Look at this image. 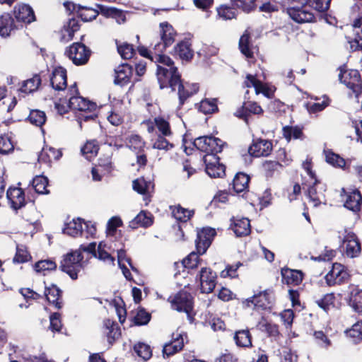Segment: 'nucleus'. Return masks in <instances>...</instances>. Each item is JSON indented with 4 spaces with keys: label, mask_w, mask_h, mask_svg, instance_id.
<instances>
[{
    "label": "nucleus",
    "mask_w": 362,
    "mask_h": 362,
    "mask_svg": "<svg viewBox=\"0 0 362 362\" xmlns=\"http://www.w3.org/2000/svg\"><path fill=\"white\" fill-rule=\"evenodd\" d=\"M160 42H157L153 45L156 54L152 59L156 62V57H167L163 54L166 47L170 46L175 41L176 32L171 25L168 22L160 23Z\"/></svg>",
    "instance_id": "7ed1b4c3"
},
{
    "label": "nucleus",
    "mask_w": 362,
    "mask_h": 362,
    "mask_svg": "<svg viewBox=\"0 0 362 362\" xmlns=\"http://www.w3.org/2000/svg\"><path fill=\"white\" fill-rule=\"evenodd\" d=\"M14 16L19 22L30 23L35 21L33 8L27 4H18L15 6Z\"/></svg>",
    "instance_id": "aec40b11"
},
{
    "label": "nucleus",
    "mask_w": 362,
    "mask_h": 362,
    "mask_svg": "<svg viewBox=\"0 0 362 362\" xmlns=\"http://www.w3.org/2000/svg\"><path fill=\"white\" fill-rule=\"evenodd\" d=\"M57 265L52 260H41L35 264V270L37 272H41L46 270H52L56 268Z\"/></svg>",
    "instance_id": "338daca9"
},
{
    "label": "nucleus",
    "mask_w": 362,
    "mask_h": 362,
    "mask_svg": "<svg viewBox=\"0 0 362 362\" xmlns=\"http://www.w3.org/2000/svg\"><path fill=\"white\" fill-rule=\"evenodd\" d=\"M345 333L354 343L361 342L362 341V321L356 322L351 328L346 329Z\"/></svg>",
    "instance_id": "72a5a7b5"
},
{
    "label": "nucleus",
    "mask_w": 362,
    "mask_h": 362,
    "mask_svg": "<svg viewBox=\"0 0 362 362\" xmlns=\"http://www.w3.org/2000/svg\"><path fill=\"white\" fill-rule=\"evenodd\" d=\"M80 250H75L64 255L60 264V269L66 273L72 279L78 278V275L84 268V262Z\"/></svg>",
    "instance_id": "f03ea898"
},
{
    "label": "nucleus",
    "mask_w": 362,
    "mask_h": 362,
    "mask_svg": "<svg viewBox=\"0 0 362 362\" xmlns=\"http://www.w3.org/2000/svg\"><path fill=\"white\" fill-rule=\"evenodd\" d=\"M101 11L105 16L115 18L118 23L125 21V16L120 10L115 8H109L105 9L101 8Z\"/></svg>",
    "instance_id": "de8ad7c7"
},
{
    "label": "nucleus",
    "mask_w": 362,
    "mask_h": 362,
    "mask_svg": "<svg viewBox=\"0 0 362 362\" xmlns=\"http://www.w3.org/2000/svg\"><path fill=\"white\" fill-rule=\"evenodd\" d=\"M234 340L237 346L240 347L252 346L251 334L248 329L237 331L235 333Z\"/></svg>",
    "instance_id": "473e14b6"
},
{
    "label": "nucleus",
    "mask_w": 362,
    "mask_h": 362,
    "mask_svg": "<svg viewBox=\"0 0 362 362\" xmlns=\"http://www.w3.org/2000/svg\"><path fill=\"white\" fill-rule=\"evenodd\" d=\"M18 29L14 20L9 13H4L0 18V35L4 37L9 36L13 31Z\"/></svg>",
    "instance_id": "393cba45"
},
{
    "label": "nucleus",
    "mask_w": 362,
    "mask_h": 362,
    "mask_svg": "<svg viewBox=\"0 0 362 362\" xmlns=\"http://www.w3.org/2000/svg\"><path fill=\"white\" fill-rule=\"evenodd\" d=\"M362 204V197L357 189L352 190L345 194L344 206L353 211H358Z\"/></svg>",
    "instance_id": "412c9836"
},
{
    "label": "nucleus",
    "mask_w": 362,
    "mask_h": 362,
    "mask_svg": "<svg viewBox=\"0 0 362 362\" xmlns=\"http://www.w3.org/2000/svg\"><path fill=\"white\" fill-rule=\"evenodd\" d=\"M349 277L345 267L339 263H334L332 269L325 275V279L328 286H332L346 281Z\"/></svg>",
    "instance_id": "6e6552de"
},
{
    "label": "nucleus",
    "mask_w": 362,
    "mask_h": 362,
    "mask_svg": "<svg viewBox=\"0 0 362 362\" xmlns=\"http://www.w3.org/2000/svg\"><path fill=\"white\" fill-rule=\"evenodd\" d=\"M258 326L260 330L266 332L270 337H276L279 333L277 325L269 323L264 320L259 322Z\"/></svg>",
    "instance_id": "864d4df0"
},
{
    "label": "nucleus",
    "mask_w": 362,
    "mask_h": 362,
    "mask_svg": "<svg viewBox=\"0 0 362 362\" xmlns=\"http://www.w3.org/2000/svg\"><path fill=\"white\" fill-rule=\"evenodd\" d=\"M308 173L313 180V183L310 185L307 190L308 197L314 206H319L324 199V186L317 181L313 175L312 172L308 170Z\"/></svg>",
    "instance_id": "4468645a"
},
{
    "label": "nucleus",
    "mask_w": 362,
    "mask_h": 362,
    "mask_svg": "<svg viewBox=\"0 0 362 362\" xmlns=\"http://www.w3.org/2000/svg\"><path fill=\"white\" fill-rule=\"evenodd\" d=\"M49 329L52 332H59L62 327L61 315L59 313H54L49 316Z\"/></svg>",
    "instance_id": "bf43d9fd"
},
{
    "label": "nucleus",
    "mask_w": 362,
    "mask_h": 362,
    "mask_svg": "<svg viewBox=\"0 0 362 362\" xmlns=\"http://www.w3.org/2000/svg\"><path fill=\"white\" fill-rule=\"evenodd\" d=\"M105 325L107 329H108L107 333L108 341L110 343H112V341H115L120 336V329L118 327L117 324L111 322L109 320L105 322Z\"/></svg>",
    "instance_id": "37998d69"
},
{
    "label": "nucleus",
    "mask_w": 362,
    "mask_h": 362,
    "mask_svg": "<svg viewBox=\"0 0 362 362\" xmlns=\"http://www.w3.org/2000/svg\"><path fill=\"white\" fill-rule=\"evenodd\" d=\"M47 185L48 180L45 176H36L33 180V187L38 194H48L49 190L47 189Z\"/></svg>",
    "instance_id": "4c0bfd02"
},
{
    "label": "nucleus",
    "mask_w": 362,
    "mask_h": 362,
    "mask_svg": "<svg viewBox=\"0 0 362 362\" xmlns=\"http://www.w3.org/2000/svg\"><path fill=\"white\" fill-rule=\"evenodd\" d=\"M239 49L243 54L247 58L253 57V51L250 42V35L247 31L240 37L239 41Z\"/></svg>",
    "instance_id": "c9c22d12"
},
{
    "label": "nucleus",
    "mask_w": 362,
    "mask_h": 362,
    "mask_svg": "<svg viewBox=\"0 0 362 362\" xmlns=\"http://www.w3.org/2000/svg\"><path fill=\"white\" fill-rule=\"evenodd\" d=\"M215 235L216 230L211 228H204L199 231L196 239L197 253L199 255L205 253Z\"/></svg>",
    "instance_id": "f8f14e48"
},
{
    "label": "nucleus",
    "mask_w": 362,
    "mask_h": 362,
    "mask_svg": "<svg viewBox=\"0 0 362 362\" xmlns=\"http://www.w3.org/2000/svg\"><path fill=\"white\" fill-rule=\"evenodd\" d=\"M242 111H238L235 115L240 118L244 119L247 123V112L255 115L262 114L263 112L262 108L255 102H248L245 103L243 107Z\"/></svg>",
    "instance_id": "c85d7f7f"
},
{
    "label": "nucleus",
    "mask_w": 362,
    "mask_h": 362,
    "mask_svg": "<svg viewBox=\"0 0 362 362\" xmlns=\"http://www.w3.org/2000/svg\"><path fill=\"white\" fill-rule=\"evenodd\" d=\"M349 305L357 313H362V290L354 288L351 292Z\"/></svg>",
    "instance_id": "e433bc0d"
},
{
    "label": "nucleus",
    "mask_w": 362,
    "mask_h": 362,
    "mask_svg": "<svg viewBox=\"0 0 362 362\" xmlns=\"http://www.w3.org/2000/svg\"><path fill=\"white\" fill-rule=\"evenodd\" d=\"M193 144L197 149L206 154H216L222 151L224 142L218 138L204 136L195 139Z\"/></svg>",
    "instance_id": "20e7f679"
},
{
    "label": "nucleus",
    "mask_w": 362,
    "mask_h": 362,
    "mask_svg": "<svg viewBox=\"0 0 362 362\" xmlns=\"http://www.w3.org/2000/svg\"><path fill=\"white\" fill-rule=\"evenodd\" d=\"M70 91L76 95H72L69 99V107L74 110L80 112L91 111L95 109V105L87 100L83 97L78 96L76 83L71 86Z\"/></svg>",
    "instance_id": "9d476101"
},
{
    "label": "nucleus",
    "mask_w": 362,
    "mask_h": 362,
    "mask_svg": "<svg viewBox=\"0 0 362 362\" xmlns=\"http://www.w3.org/2000/svg\"><path fill=\"white\" fill-rule=\"evenodd\" d=\"M315 342L322 348L328 349L332 342L322 331H315L313 334Z\"/></svg>",
    "instance_id": "13d9d810"
},
{
    "label": "nucleus",
    "mask_w": 362,
    "mask_h": 362,
    "mask_svg": "<svg viewBox=\"0 0 362 362\" xmlns=\"http://www.w3.org/2000/svg\"><path fill=\"white\" fill-rule=\"evenodd\" d=\"M50 83L56 90H64L67 86L66 70L62 66L55 68L50 78Z\"/></svg>",
    "instance_id": "a211bd4d"
},
{
    "label": "nucleus",
    "mask_w": 362,
    "mask_h": 362,
    "mask_svg": "<svg viewBox=\"0 0 362 362\" xmlns=\"http://www.w3.org/2000/svg\"><path fill=\"white\" fill-rule=\"evenodd\" d=\"M136 354L142 358L144 361L148 360L152 356L151 347L144 343H138L134 347Z\"/></svg>",
    "instance_id": "a18cd8bd"
},
{
    "label": "nucleus",
    "mask_w": 362,
    "mask_h": 362,
    "mask_svg": "<svg viewBox=\"0 0 362 362\" xmlns=\"http://www.w3.org/2000/svg\"><path fill=\"white\" fill-rule=\"evenodd\" d=\"M157 78L161 89L170 87L173 90L177 88L180 103L184 102L199 90L197 83H182L180 74L169 57H156Z\"/></svg>",
    "instance_id": "f257e3e1"
},
{
    "label": "nucleus",
    "mask_w": 362,
    "mask_h": 362,
    "mask_svg": "<svg viewBox=\"0 0 362 362\" xmlns=\"http://www.w3.org/2000/svg\"><path fill=\"white\" fill-rule=\"evenodd\" d=\"M153 223L152 215L145 211H141L131 222L132 228H137L139 226L148 227Z\"/></svg>",
    "instance_id": "2f4dec72"
},
{
    "label": "nucleus",
    "mask_w": 362,
    "mask_h": 362,
    "mask_svg": "<svg viewBox=\"0 0 362 362\" xmlns=\"http://www.w3.org/2000/svg\"><path fill=\"white\" fill-rule=\"evenodd\" d=\"M173 145L170 143L164 136H158L153 144V148L158 150L168 151L172 148Z\"/></svg>",
    "instance_id": "69168bd1"
},
{
    "label": "nucleus",
    "mask_w": 362,
    "mask_h": 362,
    "mask_svg": "<svg viewBox=\"0 0 362 362\" xmlns=\"http://www.w3.org/2000/svg\"><path fill=\"white\" fill-rule=\"evenodd\" d=\"M65 54L77 66L86 64L90 56V50L81 42L73 43L65 51Z\"/></svg>",
    "instance_id": "39448f33"
},
{
    "label": "nucleus",
    "mask_w": 362,
    "mask_h": 362,
    "mask_svg": "<svg viewBox=\"0 0 362 362\" xmlns=\"http://www.w3.org/2000/svg\"><path fill=\"white\" fill-rule=\"evenodd\" d=\"M346 244V254L351 258L358 257L361 252V244L354 233H349L344 240Z\"/></svg>",
    "instance_id": "6ab92c4d"
},
{
    "label": "nucleus",
    "mask_w": 362,
    "mask_h": 362,
    "mask_svg": "<svg viewBox=\"0 0 362 362\" xmlns=\"http://www.w3.org/2000/svg\"><path fill=\"white\" fill-rule=\"evenodd\" d=\"M78 21L75 18L69 19L64 23L61 30V40L63 42H69L74 37V33L79 30Z\"/></svg>",
    "instance_id": "a878e982"
},
{
    "label": "nucleus",
    "mask_w": 362,
    "mask_h": 362,
    "mask_svg": "<svg viewBox=\"0 0 362 362\" xmlns=\"http://www.w3.org/2000/svg\"><path fill=\"white\" fill-rule=\"evenodd\" d=\"M202 293H211L216 285V274L210 268L202 267L197 275Z\"/></svg>",
    "instance_id": "0eeeda50"
},
{
    "label": "nucleus",
    "mask_w": 362,
    "mask_h": 362,
    "mask_svg": "<svg viewBox=\"0 0 362 362\" xmlns=\"http://www.w3.org/2000/svg\"><path fill=\"white\" fill-rule=\"evenodd\" d=\"M106 244L103 243H100L99 245H98L96 257L105 262H109L110 264H113L115 259L106 250Z\"/></svg>",
    "instance_id": "603ef678"
},
{
    "label": "nucleus",
    "mask_w": 362,
    "mask_h": 362,
    "mask_svg": "<svg viewBox=\"0 0 362 362\" xmlns=\"http://www.w3.org/2000/svg\"><path fill=\"white\" fill-rule=\"evenodd\" d=\"M243 264L240 262H236L233 265H227L226 269L221 272V276L223 278L230 277L235 278L238 276L237 270Z\"/></svg>",
    "instance_id": "680f3d73"
},
{
    "label": "nucleus",
    "mask_w": 362,
    "mask_h": 362,
    "mask_svg": "<svg viewBox=\"0 0 362 362\" xmlns=\"http://www.w3.org/2000/svg\"><path fill=\"white\" fill-rule=\"evenodd\" d=\"M289 16L298 23H310L314 21V14L305 7L291 6L287 8Z\"/></svg>",
    "instance_id": "2eb2a0df"
},
{
    "label": "nucleus",
    "mask_w": 362,
    "mask_h": 362,
    "mask_svg": "<svg viewBox=\"0 0 362 362\" xmlns=\"http://www.w3.org/2000/svg\"><path fill=\"white\" fill-rule=\"evenodd\" d=\"M272 292L266 290L247 299V306L250 307L251 303L256 308L267 309L272 304Z\"/></svg>",
    "instance_id": "f3484780"
},
{
    "label": "nucleus",
    "mask_w": 362,
    "mask_h": 362,
    "mask_svg": "<svg viewBox=\"0 0 362 362\" xmlns=\"http://www.w3.org/2000/svg\"><path fill=\"white\" fill-rule=\"evenodd\" d=\"M339 75L340 81L351 90L356 96L361 93L362 82L359 72L356 69L343 71L341 68Z\"/></svg>",
    "instance_id": "423d86ee"
},
{
    "label": "nucleus",
    "mask_w": 362,
    "mask_h": 362,
    "mask_svg": "<svg viewBox=\"0 0 362 362\" xmlns=\"http://www.w3.org/2000/svg\"><path fill=\"white\" fill-rule=\"evenodd\" d=\"M172 214L177 220L186 222L193 215V211L182 208L180 206H177L172 209Z\"/></svg>",
    "instance_id": "ea45409f"
},
{
    "label": "nucleus",
    "mask_w": 362,
    "mask_h": 362,
    "mask_svg": "<svg viewBox=\"0 0 362 362\" xmlns=\"http://www.w3.org/2000/svg\"><path fill=\"white\" fill-rule=\"evenodd\" d=\"M83 223L81 218L73 219L66 224L64 228V233L72 236L76 237L82 234Z\"/></svg>",
    "instance_id": "c756f323"
},
{
    "label": "nucleus",
    "mask_w": 362,
    "mask_h": 362,
    "mask_svg": "<svg viewBox=\"0 0 362 362\" xmlns=\"http://www.w3.org/2000/svg\"><path fill=\"white\" fill-rule=\"evenodd\" d=\"M30 257V256L24 246H17L16 254L13 258L14 262L23 263L28 261Z\"/></svg>",
    "instance_id": "e2e57ef3"
},
{
    "label": "nucleus",
    "mask_w": 362,
    "mask_h": 362,
    "mask_svg": "<svg viewBox=\"0 0 362 362\" xmlns=\"http://www.w3.org/2000/svg\"><path fill=\"white\" fill-rule=\"evenodd\" d=\"M28 119L33 124L41 127L46 121V115L42 111L32 110L29 115Z\"/></svg>",
    "instance_id": "49530a36"
},
{
    "label": "nucleus",
    "mask_w": 362,
    "mask_h": 362,
    "mask_svg": "<svg viewBox=\"0 0 362 362\" xmlns=\"http://www.w3.org/2000/svg\"><path fill=\"white\" fill-rule=\"evenodd\" d=\"M216 99H204L200 102L199 110L204 114H211L218 110Z\"/></svg>",
    "instance_id": "58836bf2"
},
{
    "label": "nucleus",
    "mask_w": 362,
    "mask_h": 362,
    "mask_svg": "<svg viewBox=\"0 0 362 362\" xmlns=\"http://www.w3.org/2000/svg\"><path fill=\"white\" fill-rule=\"evenodd\" d=\"M6 197L11 207L17 211L25 204V194L21 188L9 187L6 192Z\"/></svg>",
    "instance_id": "dca6fc26"
},
{
    "label": "nucleus",
    "mask_w": 362,
    "mask_h": 362,
    "mask_svg": "<svg viewBox=\"0 0 362 362\" xmlns=\"http://www.w3.org/2000/svg\"><path fill=\"white\" fill-rule=\"evenodd\" d=\"M13 145L7 136H0V153L6 154L10 151H13Z\"/></svg>",
    "instance_id": "774afa93"
},
{
    "label": "nucleus",
    "mask_w": 362,
    "mask_h": 362,
    "mask_svg": "<svg viewBox=\"0 0 362 362\" xmlns=\"http://www.w3.org/2000/svg\"><path fill=\"white\" fill-rule=\"evenodd\" d=\"M200 263V259L198 253L192 252L186 258H185L182 264L186 268L194 269L198 267Z\"/></svg>",
    "instance_id": "5fc2aeb1"
},
{
    "label": "nucleus",
    "mask_w": 362,
    "mask_h": 362,
    "mask_svg": "<svg viewBox=\"0 0 362 362\" xmlns=\"http://www.w3.org/2000/svg\"><path fill=\"white\" fill-rule=\"evenodd\" d=\"M99 150L98 145L95 141H88L81 148V153L88 160H90L92 157L96 156Z\"/></svg>",
    "instance_id": "79ce46f5"
},
{
    "label": "nucleus",
    "mask_w": 362,
    "mask_h": 362,
    "mask_svg": "<svg viewBox=\"0 0 362 362\" xmlns=\"http://www.w3.org/2000/svg\"><path fill=\"white\" fill-rule=\"evenodd\" d=\"M127 145L134 151H141L145 146V141L138 134H131L127 138Z\"/></svg>",
    "instance_id": "a19ab883"
},
{
    "label": "nucleus",
    "mask_w": 362,
    "mask_h": 362,
    "mask_svg": "<svg viewBox=\"0 0 362 362\" xmlns=\"http://www.w3.org/2000/svg\"><path fill=\"white\" fill-rule=\"evenodd\" d=\"M151 185V182H147L144 178H139L133 181V189L141 194H146Z\"/></svg>",
    "instance_id": "8fccbe9b"
},
{
    "label": "nucleus",
    "mask_w": 362,
    "mask_h": 362,
    "mask_svg": "<svg viewBox=\"0 0 362 362\" xmlns=\"http://www.w3.org/2000/svg\"><path fill=\"white\" fill-rule=\"evenodd\" d=\"M305 4L320 12L328 10L331 0H305Z\"/></svg>",
    "instance_id": "09e8293b"
},
{
    "label": "nucleus",
    "mask_w": 362,
    "mask_h": 362,
    "mask_svg": "<svg viewBox=\"0 0 362 362\" xmlns=\"http://www.w3.org/2000/svg\"><path fill=\"white\" fill-rule=\"evenodd\" d=\"M132 74V67L127 64L118 66L115 69V83L120 86L125 85Z\"/></svg>",
    "instance_id": "5701e85b"
},
{
    "label": "nucleus",
    "mask_w": 362,
    "mask_h": 362,
    "mask_svg": "<svg viewBox=\"0 0 362 362\" xmlns=\"http://www.w3.org/2000/svg\"><path fill=\"white\" fill-rule=\"evenodd\" d=\"M155 122L157 129L163 136H169L172 134L168 121L161 117H155Z\"/></svg>",
    "instance_id": "c03bdc74"
},
{
    "label": "nucleus",
    "mask_w": 362,
    "mask_h": 362,
    "mask_svg": "<svg viewBox=\"0 0 362 362\" xmlns=\"http://www.w3.org/2000/svg\"><path fill=\"white\" fill-rule=\"evenodd\" d=\"M191 295L185 291L177 293L170 300L173 309L179 312H185L189 317L192 309V300Z\"/></svg>",
    "instance_id": "9b49d317"
},
{
    "label": "nucleus",
    "mask_w": 362,
    "mask_h": 362,
    "mask_svg": "<svg viewBox=\"0 0 362 362\" xmlns=\"http://www.w3.org/2000/svg\"><path fill=\"white\" fill-rule=\"evenodd\" d=\"M78 15L83 21L87 22L95 19L98 12L92 8L83 7L79 9Z\"/></svg>",
    "instance_id": "6e6d98bb"
},
{
    "label": "nucleus",
    "mask_w": 362,
    "mask_h": 362,
    "mask_svg": "<svg viewBox=\"0 0 362 362\" xmlns=\"http://www.w3.org/2000/svg\"><path fill=\"white\" fill-rule=\"evenodd\" d=\"M250 177L245 173H239L235 176L233 185V189L237 193L243 192L248 187Z\"/></svg>",
    "instance_id": "f704fd0d"
},
{
    "label": "nucleus",
    "mask_w": 362,
    "mask_h": 362,
    "mask_svg": "<svg viewBox=\"0 0 362 362\" xmlns=\"http://www.w3.org/2000/svg\"><path fill=\"white\" fill-rule=\"evenodd\" d=\"M174 52L182 60L188 61L193 57L191 45L187 41H182L177 43L174 48Z\"/></svg>",
    "instance_id": "cd10ccee"
},
{
    "label": "nucleus",
    "mask_w": 362,
    "mask_h": 362,
    "mask_svg": "<svg viewBox=\"0 0 362 362\" xmlns=\"http://www.w3.org/2000/svg\"><path fill=\"white\" fill-rule=\"evenodd\" d=\"M42 82L39 74H35L32 78L22 82L19 91L22 93L28 94L36 91Z\"/></svg>",
    "instance_id": "bb28decb"
},
{
    "label": "nucleus",
    "mask_w": 362,
    "mask_h": 362,
    "mask_svg": "<svg viewBox=\"0 0 362 362\" xmlns=\"http://www.w3.org/2000/svg\"><path fill=\"white\" fill-rule=\"evenodd\" d=\"M325 158L326 161L337 167L342 168L345 165V160L344 158H341L339 155L329 151H325Z\"/></svg>",
    "instance_id": "3c124183"
},
{
    "label": "nucleus",
    "mask_w": 362,
    "mask_h": 362,
    "mask_svg": "<svg viewBox=\"0 0 362 362\" xmlns=\"http://www.w3.org/2000/svg\"><path fill=\"white\" fill-rule=\"evenodd\" d=\"M205 171L211 177H221L225 175V167L219 163L216 154H206L204 156Z\"/></svg>",
    "instance_id": "1a4fd4ad"
},
{
    "label": "nucleus",
    "mask_w": 362,
    "mask_h": 362,
    "mask_svg": "<svg viewBox=\"0 0 362 362\" xmlns=\"http://www.w3.org/2000/svg\"><path fill=\"white\" fill-rule=\"evenodd\" d=\"M282 282L288 285H298L303 280V273L288 268L281 269Z\"/></svg>",
    "instance_id": "b1692460"
},
{
    "label": "nucleus",
    "mask_w": 362,
    "mask_h": 362,
    "mask_svg": "<svg viewBox=\"0 0 362 362\" xmlns=\"http://www.w3.org/2000/svg\"><path fill=\"white\" fill-rule=\"evenodd\" d=\"M334 295L333 293H327L324 297L316 301L319 307L325 311H327L330 307L334 306Z\"/></svg>",
    "instance_id": "052dcab7"
},
{
    "label": "nucleus",
    "mask_w": 362,
    "mask_h": 362,
    "mask_svg": "<svg viewBox=\"0 0 362 362\" xmlns=\"http://www.w3.org/2000/svg\"><path fill=\"white\" fill-rule=\"evenodd\" d=\"M233 230L237 236L247 235L250 233V224L248 218H243L235 221Z\"/></svg>",
    "instance_id": "7c9ffc66"
},
{
    "label": "nucleus",
    "mask_w": 362,
    "mask_h": 362,
    "mask_svg": "<svg viewBox=\"0 0 362 362\" xmlns=\"http://www.w3.org/2000/svg\"><path fill=\"white\" fill-rule=\"evenodd\" d=\"M44 295L47 301L56 308L60 309L62 308V291L57 286L51 285L49 287H45Z\"/></svg>",
    "instance_id": "4be33fe9"
},
{
    "label": "nucleus",
    "mask_w": 362,
    "mask_h": 362,
    "mask_svg": "<svg viewBox=\"0 0 362 362\" xmlns=\"http://www.w3.org/2000/svg\"><path fill=\"white\" fill-rule=\"evenodd\" d=\"M284 136L287 140H291V138L299 139L303 134L302 130L298 127H285L283 129Z\"/></svg>",
    "instance_id": "0e129e2a"
},
{
    "label": "nucleus",
    "mask_w": 362,
    "mask_h": 362,
    "mask_svg": "<svg viewBox=\"0 0 362 362\" xmlns=\"http://www.w3.org/2000/svg\"><path fill=\"white\" fill-rule=\"evenodd\" d=\"M273 149L271 141L262 139L253 140L248 149L249 153L255 157L267 156L270 155Z\"/></svg>",
    "instance_id": "ddd939ff"
},
{
    "label": "nucleus",
    "mask_w": 362,
    "mask_h": 362,
    "mask_svg": "<svg viewBox=\"0 0 362 362\" xmlns=\"http://www.w3.org/2000/svg\"><path fill=\"white\" fill-rule=\"evenodd\" d=\"M117 51L122 58L129 59L133 57L134 49L132 45L124 42L121 45L117 43Z\"/></svg>",
    "instance_id": "4d7b16f0"
}]
</instances>
